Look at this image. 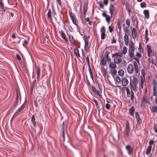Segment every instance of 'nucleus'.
Instances as JSON below:
<instances>
[{
    "mask_svg": "<svg viewBox=\"0 0 157 157\" xmlns=\"http://www.w3.org/2000/svg\"><path fill=\"white\" fill-rule=\"evenodd\" d=\"M134 51H129V56L131 58L134 56Z\"/></svg>",
    "mask_w": 157,
    "mask_h": 157,
    "instance_id": "8fccbe9b",
    "label": "nucleus"
},
{
    "mask_svg": "<svg viewBox=\"0 0 157 157\" xmlns=\"http://www.w3.org/2000/svg\"><path fill=\"white\" fill-rule=\"evenodd\" d=\"M84 40L85 42L84 48H87L88 46V40L86 35H84L83 37Z\"/></svg>",
    "mask_w": 157,
    "mask_h": 157,
    "instance_id": "4be33fe9",
    "label": "nucleus"
},
{
    "mask_svg": "<svg viewBox=\"0 0 157 157\" xmlns=\"http://www.w3.org/2000/svg\"><path fill=\"white\" fill-rule=\"evenodd\" d=\"M94 93L98 95L100 98H101L102 97V95L99 90H97Z\"/></svg>",
    "mask_w": 157,
    "mask_h": 157,
    "instance_id": "09e8293b",
    "label": "nucleus"
},
{
    "mask_svg": "<svg viewBox=\"0 0 157 157\" xmlns=\"http://www.w3.org/2000/svg\"><path fill=\"white\" fill-rule=\"evenodd\" d=\"M56 1L58 3L59 5L61 7L62 6V4L61 0H56Z\"/></svg>",
    "mask_w": 157,
    "mask_h": 157,
    "instance_id": "774afa93",
    "label": "nucleus"
},
{
    "mask_svg": "<svg viewBox=\"0 0 157 157\" xmlns=\"http://www.w3.org/2000/svg\"><path fill=\"white\" fill-rule=\"evenodd\" d=\"M126 23L128 27H129L130 25V21L129 19H128L126 20Z\"/></svg>",
    "mask_w": 157,
    "mask_h": 157,
    "instance_id": "864d4df0",
    "label": "nucleus"
},
{
    "mask_svg": "<svg viewBox=\"0 0 157 157\" xmlns=\"http://www.w3.org/2000/svg\"><path fill=\"white\" fill-rule=\"evenodd\" d=\"M145 81V79L143 78H140V84L141 86V89H143L144 88V83Z\"/></svg>",
    "mask_w": 157,
    "mask_h": 157,
    "instance_id": "f704fd0d",
    "label": "nucleus"
},
{
    "mask_svg": "<svg viewBox=\"0 0 157 157\" xmlns=\"http://www.w3.org/2000/svg\"><path fill=\"white\" fill-rule=\"evenodd\" d=\"M122 55L121 54H120V52H118L115 53L112 55V57H114V62L117 64L121 63L122 61Z\"/></svg>",
    "mask_w": 157,
    "mask_h": 157,
    "instance_id": "f257e3e1",
    "label": "nucleus"
},
{
    "mask_svg": "<svg viewBox=\"0 0 157 157\" xmlns=\"http://www.w3.org/2000/svg\"><path fill=\"white\" fill-rule=\"evenodd\" d=\"M122 84L123 86H127L129 83V81L126 78H123L121 79Z\"/></svg>",
    "mask_w": 157,
    "mask_h": 157,
    "instance_id": "6ab92c4d",
    "label": "nucleus"
},
{
    "mask_svg": "<svg viewBox=\"0 0 157 157\" xmlns=\"http://www.w3.org/2000/svg\"><path fill=\"white\" fill-rule=\"evenodd\" d=\"M157 88H153V96H157Z\"/></svg>",
    "mask_w": 157,
    "mask_h": 157,
    "instance_id": "de8ad7c7",
    "label": "nucleus"
},
{
    "mask_svg": "<svg viewBox=\"0 0 157 157\" xmlns=\"http://www.w3.org/2000/svg\"><path fill=\"white\" fill-rule=\"evenodd\" d=\"M100 32L101 33V40L104 39L106 36V35L105 34V29L104 26H102L101 27L100 29Z\"/></svg>",
    "mask_w": 157,
    "mask_h": 157,
    "instance_id": "ddd939ff",
    "label": "nucleus"
},
{
    "mask_svg": "<svg viewBox=\"0 0 157 157\" xmlns=\"http://www.w3.org/2000/svg\"><path fill=\"white\" fill-rule=\"evenodd\" d=\"M126 129L125 131V134L127 137L129 136V132L131 129V128L129 126V124L128 121H127L126 124Z\"/></svg>",
    "mask_w": 157,
    "mask_h": 157,
    "instance_id": "9d476101",
    "label": "nucleus"
},
{
    "mask_svg": "<svg viewBox=\"0 0 157 157\" xmlns=\"http://www.w3.org/2000/svg\"><path fill=\"white\" fill-rule=\"evenodd\" d=\"M106 60L103 57V58L101 59V63L102 65L104 66L106 64Z\"/></svg>",
    "mask_w": 157,
    "mask_h": 157,
    "instance_id": "a18cd8bd",
    "label": "nucleus"
},
{
    "mask_svg": "<svg viewBox=\"0 0 157 157\" xmlns=\"http://www.w3.org/2000/svg\"><path fill=\"white\" fill-rule=\"evenodd\" d=\"M109 54L110 52L109 51H106L105 53L104 56L103 57L108 62H110L111 60V58L109 56Z\"/></svg>",
    "mask_w": 157,
    "mask_h": 157,
    "instance_id": "dca6fc26",
    "label": "nucleus"
},
{
    "mask_svg": "<svg viewBox=\"0 0 157 157\" xmlns=\"http://www.w3.org/2000/svg\"><path fill=\"white\" fill-rule=\"evenodd\" d=\"M74 52L76 56L78 58L80 57V55L79 53L78 49L75 48L74 49Z\"/></svg>",
    "mask_w": 157,
    "mask_h": 157,
    "instance_id": "c9c22d12",
    "label": "nucleus"
},
{
    "mask_svg": "<svg viewBox=\"0 0 157 157\" xmlns=\"http://www.w3.org/2000/svg\"><path fill=\"white\" fill-rule=\"evenodd\" d=\"M154 140H150L149 142V146H152V145L153 144H154Z\"/></svg>",
    "mask_w": 157,
    "mask_h": 157,
    "instance_id": "0e129e2a",
    "label": "nucleus"
},
{
    "mask_svg": "<svg viewBox=\"0 0 157 157\" xmlns=\"http://www.w3.org/2000/svg\"><path fill=\"white\" fill-rule=\"evenodd\" d=\"M69 38V40L71 44L75 45L76 44V41L74 38L73 36L71 35H68Z\"/></svg>",
    "mask_w": 157,
    "mask_h": 157,
    "instance_id": "f3484780",
    "label": "nucleus"
},
{
    "mask_svg": "<svg viewBox=\"0 0 157 157\" xmlns=\"http://www.w3.org/2000/svg\"><path fill=\"white\" fill-rule=\"evenodd\" d=\"M35 118L34 115H33L31 117V121L34 127H36V122L35 121Z\"/></svg>",
    "mask_w": 157,
    "mask_h": 157,
    "instance_id": "c85d7f7f",
    "label": "nucleus"
},
{
    "mask_svg": "<svg viewBox=\"0 0 157 157\" xmlns=\"http://www.w3.org/2000/svg\"><path fill=\"white\" fill-rule=\"evenodd\" d=\"M116 64L117 63H115L114 62H111L109 64V67L110 69L116 68L117 67Z\"/></svg>",
    "mask_w": 157,
    "mask_h": 157,
    "instance_id": "b1692460",
    "label": "nucleus"
},
{
    "mask_svg": "<svg viewBox=\"0 0 157 157\" xmlns=\"http://www.w3.org/2000/svg\"><path fill=\"white\" fill-rule=\"evenodd\" d=\"M113 78L116 82L119 84L121 83V79L120 77L119 76H117L115 78L114 77V78Z\"/></svg>",
    "mask_w": 157,
    "mask_h": 157,
    "instance_id": "473e14b6",
    "label": "nucleus"
},
{
    "mask_svg": "<svg viewBox=\"0 0 157 157\" xmlns=\"http://www.w3.org/2000/svg\"><path fill=\"white\" fill-rule=\"evenodd\" d=\"M61 131L62 132V136L63 140H65V133L67 132V128L66 125H65L64 123L63 122L61 125Z\"/></svg>",
    "mask_w": 157,
    "mask_h": 157,
    "instance_id": "6e6552de",
    "label": "nucleus"
},
{
    "mask_svg": "<svg viewBox=\"0 0 157 157\" xmlns=\"http://www.w3.org/2000/svg\"><path fill=\"white\" fill-rule=\"evenodd\" d=\"M69 15L73 23L78 27V25L77 23V21L75 16L71 12H69Z\"/></svg>",
    "mask_w": 157,
    "mask_h": 157,
    "instance_id": "1a4fd4ad",
    "label": "nucleus"
},
{
    "mask_svg": "<svg viewBox=\"0 0 157 157\" xmlns=\"http://www.w3.org/2000/svg\"><path fill=\"white\" fill-rule=\"evenodd\" d=\"M125 44L126 45H128L129 43V38L128 36L125 34L124 37Z\"/></svg>",
    "mask_w": 157,
    "mask_h": 157,
    "instance_id": "a878e982",
    "label": "nucleus"
},
{
    "mask_svg": "<svg viewBox=\"0 0 157 157\" xmlns=\"http://www.w3.org/2000/svg\"><path fill=\"white\" fill-rule=\"evenodd\" d=\"M134 70H135L134 66L131 64H129L127 68L128 73L130 74H132L134 72Z\"/></svg>",
    "mask_w": 157,
    "mask_h": 157,
    "instance_id": "9b49d317",
    "label": "nucleus"
},
{
    "mask_svg": "<svg viewBox=\"0 0 157 157\" xmlns=\"http://www.w3.org/2000/svg\"><path fill=\"white\" fill-rule=\"evenodd\" d=\"M135 47L134 44L132 42L130 44L129 51H134Z\"/></svg>",
    "mask_w": 157,
    "mask_h": 157,
    "instance_id": "72a5a7b5",
    "label": "nucleus"
},
{
    "mask_svg": "<svg viewBox=\"0 0 157 157\" xmlns=\"http://www.w3.org/2000/svg\"><path fill=\"white\" fill-rule=\"evenodd\" d=\"M145 17L147 19H149L150 17L149 11L148 10H145L143 11Z\"/></svg>",
    "mask_w": 157,
    "mask_h": 157,
    "instance_id": "393cba45",
    "label": "nucleus"
},
{
    "mask_svg": "<svg viewBox=\"0 0 157 157\" xmlns=\"http://www.w3.org/2000/svg\"><path fill=\"white\" fill-rule=\"evenodd\" d=\"M25 107V103H23L20 107V108H18L14 113L11 119L13 117H16L18 115L20 114V113L24 109Z\"/></svg>",
    "mask_w": 157,
    "mask_h": 157,
    "instance_id": "0eeeda50",
    "label": "nucleus"
},
{
    "mask_svg": "<svg viewBox=\"0 0 157 157\" xmlns=\"http://www.w3.org/2000/svg\"><path fill=\"white\" fill-rule=\"evenodd\" d=\"M25 107V103H23L20 107V108H18L14 113L11 119L13 117H16L18 115L20 114V113L24 109Z\"/></svg>",
    "mask_w": 157,
    "mask_h": 157,
    "instance_id": "423d86ee",
    "label": "nucleus"
},
{
    "mask_svg": "<svg viewBox=\"0 0 157 157\" xmlns=\"http://www.w3.org/2000/svg\"><path fill=\"white\" fill-rule=\"evenodd\" d=\"M111 18L110 16L109 15H107V16L105 17V20L108 23H109L110 21L111 20Z\"/></svg>",
    "mask_w": 157,
    "mask_h": 157,
    "instance_id": "3c124183",
    "label": "nucleus"
},
{
    "mask_svg": "<svg viewBox=\"0 0 157 157\" xmlns=\"http://www.w3.org/2000/svg\"><path fill=\"white\" fill-rule=\"evenodd\" d=\"M88 9V4L86 2H85L83 6V12H86Z\"/></svg>",
    "mask_w": 157,
    "mask_h": 157,
    "instance_id": "4c0bfd02",
    "label": "nucleus"
},
{
    "mask_svg": "<svg viewBox=\"0 0 157 157\" xmlns=\"http://www.w3.org/2000/svg\"><path fill=\"white\" fill-rule=\"evenodd\" d=\"M127 49L126 47L124 46L123 48L122 52L121 53H120V54H121L122 55H125L127 52Z\"/></svg>",
    "mask_w": 157,
    "mask_h": 157,
    "instance_id": "58836bf2",
    "label": "nucleus"
},
{
    "mask_svg": "<svg viewBox=\"0 0 157 157\" xmlns=\"http://www.w3.org/2000/svg\"><path fill=\"white\" fill-rule=\"evenodd\" d=\"M136 117L138 124H140L142 123V120L140 117L138 113L136 112L135 113Z\"/></svg>",
    "mask_w": 157,
    "mask_h": 157,
    "instance_id": "aec40b11",
    "label": "nucleus"
},
{
    "mask_svg": "<svg viewBox=\"0 0 157 157\" xmlns=\"http://www.w3.org/2000/svg\"><path fill=\"white\" fill-rule=\"evenodd\" d=\"M16 57L17 59L19 61H20L21 59V57L18 54H16Z\"/></svg>",
    "mask_w": 157,
    "mask_h": 157,
    "instance_id": "bf43d9fd",
    "label": "nucleus"
},
{
    "mask_svg": "<svg viewBox=\"0 0 157 157\" xmlns=\"http://www.w3.org/2000/svg\"><path fill=\"white\" fill-rule=\"evenodd\" d=\"M152 85L153 88H157V81L155 79H154L153 80Z\"/></svg>",
    "mask_w": 157,
    "mask_h": 157,
    "instance_id": "e433bc0d",
    "label": "nucleus"
},
{
    "mask_svg": "<svg viewBox=\"0 0 157 157\" xmlns=\"http://www.w3.org/2000/svg\"><path fill=\"white\" fill-rule=\"evenodd\" d=\"M31 130L33 132H36V129L35 128V127H33V126H30Z\"/></svg>",
    "mask_w": 157,
    "mask_h": 157,
    "instance_id": "13d9d810",
    "label": "nucleus"
},
{
    "mask_svg": "<svg viewBox=\"0 0 157 157\" xmlns=\"http://www.w3.org/2000/svg\"><path fill=\"white\" fill-rule=\"evenodd\" d=\"M137 85V78L135 77H133L132 82H130V88L131 90L134 91H136L138 88Z\"/></svg>",
    "mask_w": 157,
    "mask_h": 157,
    "instance_id": "f03ea898",
    "label": "nucleus"
},
{
    "mask_svg": "<svg viewBox=\"0 0 157 157\" xmlns=\"http://www.w3.org/2000/svg\"><path fill=\"white\" fill-rule=\"evenodd\" d=\"M152 146H148L147 148L146 149L145 153L147 155H149L151 150Z\"/></svg>",
    "mask_w": 157,
    "mask_h": 157,
    "instance_id": "7c9ffc66",
    "label": "nucleus"
},
{
    "mask_svg": "<svg viewBox=\"0 0 157 157\" xmlns=\"http://www.w3.org/2000/svg\"><path fill=\"white\" fill-rule=\"evenodd\" d=\"M147 53L148 56L149 57H151V54H152L153 55L155 56V55L154 54V51L152 50L151 46L147 44Z\"/></svg>",
    "mask_w": 157,
    "mask_h": 157,
    "instance_id": "f8f14e48",
    "label": "nucleus"
},
{
    "mask_svg": "<svg viewBox=\"0 0 157 157\" xmlns=\"http://www.w3.org/2000/svg\"><path fill=\"white\" fill-rule=\"evenodd\" d=\"M140 6L142 8H145L146 7V4L145 2H143L140 3Z\"/></svg>",
    "mask_w": 157,
    "mask_h": 157,
    "instance_id": "603ef678",
    "label": "nucleus"
},
{
    "mask_svg": "<svg viewBox=\"0 0 157 157\" xmlns=\"http://www.w3.org/2000/svg\"><path fill=\"white\" fill-rule=\"evenodd\" d=\"M59 33L60 34L61 36V38L63 39V40L66 42H68V40L66 38V36L65 34L64 33L63 31V30H61L59 32Z\"/></svg>",
    "mask_w": 157,
    "mask_h": 157,
    "instance_id": "412c9836",
    "label": "nucleus"
},
{
    "mask_svg": "<svg viewBox=\"0 0 157 157\" xmlns=\"http://www.w3.org/2000/svg\"><path fill=\"white\" fill-rule=\"evenodd\" d=\"M41 97L40 96H37L35 100V105L36 107H37L39 104L40 103Z\"/></svg>",
    "mask_w": 157,
    "mask_h": 157,
    "instance_id": "a211bd4d",
    "label": "nucleus"
},
{
    "mask_svg": "<svg viewBox=\"0 0 157 157\" xmlns=\"http://www.w3.org/2000/svg\"><path fill=\"white\" fill-rule=\"evenodd\" d=\"M116 39H115L114 38V36H113V40L112 41V44H114V43H116L117 41H116Z\"/></svg>",
    "mask_w": 157,
    "mask_h": 157,
    "instance_id": "052dcab7",
    "label": "nucleus"
},
{
    "mask_svg": "<svg viewBox=\"0 0 157 157\" xmlns=\"http://www.w3.org/2000/svg\"><path fill=\"white\" fill-rule=\"evenodd\" d=\"M36 70H37V80L38 81H39V77L40 76V69L39 68V67L38 66L36 67Z\"/></svg>",
    "mask_w": 157,
    "mask_h": 157,
    "instance_id": "cd10ccee",
    "label": "nucleus"
},
{
    "mask_svg": "<svg viewBox=\"0 0 157 157\" xmlns=\"http://www.w3.org/2000/svg\"><path fill=\"white\" fill-rule=\"evenodd\" d=\"M86 61L87 63L88 67L90 66V61L88 56H87L86 58Z\"/></svg>",
    "mask_w": 157,
    "mask_h": 157,
    "instance_id": "e2e57ef3",
    "label": "nucleus"
},
{
    "mask_svg": "<svg viewBox=\"0 0 157 157\" xmlns=\"http://www.w3.org/2000/svg\"><path fill=\"white\" fill-rule=\"evenodd\" d=\"M132 58H133L136 61H134L133 65L134 66L135 71L136 74H137L138 73H140L138 66L137 64V63H139V59L138 57L136 58V57H135L134 56Z\"/></svg>",
    "mask_w": 157,
    "mask_h": 157,
    "instance_id": "39448f33",
    "label": "nucleus"
},
{
    "mask_svg": "<svg viewBox=\"0 0 157 157\" xmlns=\"http://www.w3.org/2000/svg\"><path fill=\"white\" fill-rule=\"evenodd\" d=\"M109 71L113 77L114 78L115 75L117 74V71L115 68L110 69Z\"/></svg>",
    "mask_w": 157,
    "mask_h": 157,
    "instance_id": "5701e85b",
    "label": "nucleus"
},
{
    "mask_svg": "<svg viewBox=\"0 0 157 157\" xmlns=\"http://www.w3.org/2000/svg\"><path fill=\"white\" fill-rule=\"evenodd\" d=\"M0 7H1V9L2 10H3L4 11H5V10H4V6H3L2 3V2H1L0 1Z\"/></svg>",
    "mask_w": 157,
    "mask_h": 157,
    "instance_id": "680f3d73",
    "label": "nucleus"
},
{
    "mask_svg": "<svg viewBox=\"0 0 157 157\" xmlns=\"http://www.w3.org/2000/svg\"><path fill=\"white\" fill-rule=\"evenodd\" d=\"M119 75L120 76H122L124 75V71L122 69H120L118 71Z\"/></svg>",
    "mask_w": 157,
    "mask_h": 157,
    "instance_id": "c03bdc74",
    "label": "nucleus"
},
{
    "mask_svg": "<svg viewBox=\"0 0 157 157\" xmlns=\"http://www.w3.org/2000/svg\"><path fill=\"white\" fill-rule=\"evenodd\" d=\"M153 129L154 130V131L157 133V125L156 124H155V126L153 127Z\"/></svg>",
    "mask_w": 157,
    "mask_h": 157,
    "instance_id": "69168bd1",
    "label": "nucleus"
},
{
    "mask_svg": "<svg viewBox=\"0 0 157 157\" xmlns=\"http://www.w3.org/2000/svg\"><path fill=\"white\" fill-rule=\"evenodd\" d=\"M92 101L95 102L96 108L98 109V110H99L100 107L97 101L95 99H93Z\"/></svg>",
    "mask_w": 157,
    "mask_h": 157,
    "instance_id": "49530a36",
    "label": "nucleus"
},
{
    "mask_svg": "<svg viewBox=\"0 0 157 157\" xmlns=\"http://www.w3.org/2000/svg\"><path fill=\"white\" fill-rule=\"evenodd\" d=\"M126 150L128 151V153L129 154H132L133 148V147H132L130 145H127L125 147Z\"/></svg>",
    "mask_w": 157,
    "mask_h": 157,
    "instance_id": "4468645a",
    "label": "nucleus"
},
{
    "mask_svg": "<svg viewBox=\"0 0 157 157\" xmlns=\"http://www.w3.org/2000/svg\"><path fill=\"white\" fill-rule=\"evenodd\" d=\"M88 67H89V72L90 73V78L93 80H94L93 74H92V71L91 70L90 66Z\"/></svg>",
    "mask_w": 157,
    "mask_h": 157,
    "instance_id": "37998d69",
    "label": "nucleus"
},
{
    "mask_svg": "<svg viewBox=\"0 0 157 157\" xmlns=\"http://www.w3.org/2000/svg\"><path fill=\"white\" fill-rule=\"evenodd\" d=\"M141 73L142 75L140 76V78H143L144 79L145 78V72L144 70V69H142L141 70Z\"/></svg>",
    "mask_w": 157,
    "mask_h": 157,
    "instance_id": "ea45409f",
    "label": "nucleus"
},
{
    "mask_svg": "<svg viewBox=\"0 0 157 157\" xmlns=\"http://www.w3.org/2000/svg\"><path fill=\"white\" fill-rule=\"evenodd\" d=\"M136 56L138 58H140L142 57L141 54L138 52H137L136 54Z\"/></svg>",
    "mask_w": 157,
    "mask_h": 157,
    "instance_id": "4d7b16f0",
    "label": "nucleus"
},
{
    "mask_svg": "<svg viewBox=\"0 0 157 157\" xmlns=\"http://www.w3.org/2000/svg\"><path fill=\"white\" fill-rule=\"evenodd\" d=\"M117 26H118V28L119 29V33H121V24L120 23V21H118L117 22Z\"/></svg>",
    "mask_w": 157,
    "mask_h": 157,
    "instance_id": "79ce46f5",
    "label": "nucleus"
},
{
    "mask_svg": "<svg viewBox=\"0 0 157 157\" xmlns=\"http://www.w3.org/2000/svg\"><path fill=\"white\" fill-rule=\"evenodd\" d=\"M105 107L107 109L109 110L110 109V105L109 103H107L105 104Z\"/></svg>",
    "mask_w": 157,
    "mask_h": 157,
    "instance_id": "5fc2aeb1",
    "label": "nucleus"
},
{
    "mask_svg": "<svg viewBox=\"0 0 157 157\" xmlns=\"http://www.w3.org/2000/svg\"><path fill=\"white\" fill-rule=\"evenodd\" d=\"M110 33H112L113 30V28L110 26H109L108 27Z\"/></svg>",
    "mask_w": 157,
    "mask_h": 157,
    "instance_id": "338daca9",
    "label": "nucleus"
},
{
    "mask_svg": "<svg viewBox=\"0 0 157 157\" xmlns=\"http://www.w3.org/2000/svg\"><path fill=\"white\" fill-rule=\"evenodd\" d=\"M135 108L132 106L131 108L129 109V114L132 116H134V113L135 111Z\"/></svg>",
    "mask_w": 157,
    "mask_h": 157,
    "instance_id": "c756f323",
    "label": "nucleus"
},
{
    "mask_svg": "<svg viewBox=\"0 0 157 157\" xmlns=\"http://www.w3.org/2000/svg\"><path fill=\"white\" fill-rule=\"evenodd\" d=\"M149 100L147 96L146 95H144L142 98L140 106L143 109L146 108V105L149 103Z\"/></svg>",
    "mask_w": 157,
    "mask_h": 157,
    "instance_id": "7ed1b4c3",
    "label": "nucleus"
},
{
    "mask_svg": "<svg viewBox=\"0 0 157 157\" xmlns=\"http://www.w3.org/2000/svg\"><path fill=\"white\" fill-rule=\"evenodd\" d=\"M109 13L111 14V17L112 18L113 15V14L115 10V8L113 5L112 4H111L109 7Z\"/></svg>",
    "mask_w": 157,
    "mask_h": 157,
    "instance_id": "2eb2a0df",
    "label": "nucleus"
},
{
    "mask_svg": "<svg viewBox=\"0 0 157 157\" xmlns=\"http://www.w3.org/2000/svg\"><path fill=\"white\" fill-rule=\"evenodd\" d=\"M29 42L27 40H25L23 43V45L25 47L28 44Z\"/></svg>",
    "mask_w": 157,
    "mask_h": 157,
    "instance_id": "6e6d98bb",
    "label": "nucleus"
},
{
    "mask_svg": "<svg viewBox=\"0 0 157 157\" xmlns=\"http://www.w3.org/2000/svg\"><path fill=\"white\" fill-rule=\"evenodd\" d=\"M137 34V31L136 28H133L132 31V38L134 39Z\"/></svg>",
    "mask_w": 157,
    "mask_h": 157,
    "instance_id": "bb28decb",
    "label": "nucleus"
},
{
    "mask_svg": "<svg viewBox=\"0 0 157 157\" xmlns=\"http://www.w3.org/2000/svg\"><path fill=\"white\" fill-rule=\"evenodd\" d=\"M122 88H123V87ZM124 88L126 89L127 97L130 98L131 101H133L134 98V94L133 91V90H131L130 91L129 88L127 87Z\"/></svg>",
    "mask_w": 157,
    "mask_h": 157,
    "instance_id": "20e7f679",
    "label": "nucleus"
},
{
    "mask_svg": "<svg viewBox=\"0 0 157 157\" xmlns=\"http://www.w3.org/2000/svg\"><path fill=\"white\" fill-rule=\"evenodd\" d=\"M150 110L151 112L153 113L157 112V106H152L150 108Z\"/></svg>",
    "mask_w": 157,
    "mask_h": 157,
    "instance_id": "2f4dec72",
    "label": "nucleus"
},
{
    "mask_svg": "<svg viewBox=\"0 0 157 157\" xmlns=\"http://www.w3.org/2000/svg\"><path fill=\"white\" fill-rule=\"evenodd\" d=\"M51 11L50 9H48V11L47 14L48 17L49 19L52 18Z\"/></svg>",
    "mask_w": 157,
    "mask_h": 157,
    "instance_id": "a19ab883",
    "label": "nucleus"
}]
</instances>
